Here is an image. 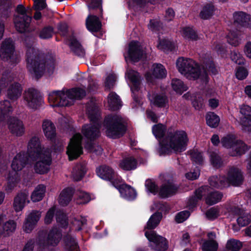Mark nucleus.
<instances>
[{"label": "nucleus", "mask_w": 251, "mask_h": 251, "mask_svg": "<svg viewBox=\"0 0 251 251\" xmlns=\"http://www.w3.org/2000/svg\"><path fill=\"white\" fill-rule=\"evenodd\" d=\"M26 66L28 71L36 79L47 72L52 73L54 69V59L50 56H45L34 47L28 48L26 54Z\"/></svg>", "instance_id": "obj_1"}, {"label": "nucleus", "mask_w": 251, "mask_h": 251, "mask_svg": "<svg viewBox=\"0 0 251 251\" xmlns=\"http://www.w3.org/2000/svg\"><path fill=\"white\" fill-rule=\"evenodd\" d=\"M176 67L179 72L189 79L201 78L207 81L208 73L216 75L217 70L212 61L205 64L202 67V71L198 65L192 59L179 57L176 61Z\"/></svg>", "instance_id": "obj_2"}, {"label": "nucleus", "mask_w": 251, "mask_h": 251, "mask_svg": "<svg viewBox=\"0 0 251 251\" xmlns=\"http://www.w3.org/2000/svg\"><path fill=\"white\" fill-rule=\"evenodd\" d=\"M28 159L36 161L34 166L36 173H47L51 164L50 151L49 149L42 148L38 137L34 136L29 140L27 145Z\"/></svg>", "instance_id": "obj_3"}, {"label": "nucleus", "mask_w": 251, "mask_h": 251, "mask_svg": "<svg viewBox=\"0 0 251 251\" xmlns=\"http://www.w3.org/2000/svg\"><path fill=\"white\" fill-rule=\"evenodd\" d=\"M86 91L81 88L53 91L49 94L48 100L53 107L67 106L73 104L75 100L80 99L86 95Z\"/></svg>", "instance_id": "obj_4"}, {"label": "nucleus", "mask_w": 251, "mask_h": 251, "mask_svg": "<svg viewBox=\"0 0 251 251\" xmlns=\"http://www.w3.org/2000/svg\"><path fill=\"white\" fill-rule=\"evenodd\" d=\"M188 139L186 133L183 130L169 132L160 144V151L169 153L172 151L182 152L185 150Z\"/></svg>", "instance_id": "obj_5"}, {"label": "nucleus", "mask_w": 251, "mask_h": 251, "mask_svg": "<svg viewBox=\"0 0 251 251\" xmlns=\"http://www.w3.org/2000/svg\"><path fill=\"white\" fill-rule=\"evenodd\" d=\"M86 112L91 123L84 125L82 132L90 140H95L100 135V122L99 120V109L95 100H92L86 106Z\"/></svg>", "instance_id": "obj_6"}, {"label": "nucleus", "mask_w": 251, "mask_h": 251, "mask_svg": "<svg viewBox=\"0 0 251 251\" xmlns=\"http://www.w3.org/2000/svg\"><path fill=\"white\" fill-rule=\"evenodd\" d=\"M104 126L107 136L117 138L123 136L126 130V123L120 115H108L104 120Z\"/></svg>", "instance_id": "obj_7"}, {"label": "nucleus", "mask_w": 251, "mask_h": 251, "mask_svg": "<svg viewBox=\"0 0 251 251\" xmlns=\"http://www.w3.org/2000/svg\"><path fill=\"white\" fill-rule=\"evenodd\" d=\"M14 76L10 72H4L0 78V85L3 88L9 85L7 90L8 97L11 100H15L18 99L21 96L22 88L19 83L12 81L14 80Z\"/></svg>", "instance_id": "obj_8"}, {"label": "nucleus", "mask_w": 251, "mask_h": 251, "mask_svg": "<svg viewBox=\"0 0 251 251\" xmlns=\"http://www.w3.org/2000/svg\"><path fill=\"white\" fill-rule=\"evenodd\" d=\"M223 147L230 150V155L234 156L241 155L245 153L249 148L247 145L240 140H236L233 135H227L221 140Z\"/></svg>", "instance_id": "obj_9"}, {"label": "nucleus", "mask_w": 251, "mask_h": 251, "mask_svg": "<svg viewBox=\"0 0 251 251\" xmlns=\"http://www.w3.org/2000/svg\"><path fill=\"white\" fill-rule=\"evenodd\" d=\"M62 237L60 231L57 227H53L50 229L48 234L47 238H43L40 235L36 240L39 246L38 251L42 248H45L50 246L54 247L58 245Z\"/></svg>", "instance_id": "obj_10"}, {"label": "nucleus", "mask_w": 251, "mask_h": 251, "mask_svg": "<svg viewBox=\"0 0 251 251\" xmlns=\"http://www.w3.org/2000/svg\"><path fill=\"white\" fill-rule=\"evenodd\" d=\"M145 54V48L142 44L139 42L133 41L129 43L127 52L124 54V56L126 62L128 60L137 62Z\"/></svg>", "instance_id": "obj_11"}, {"label": "nucleus", "mask_w": 251, "mask_h": 251, "mask_svg": "<svg viewBox=\"0 0 251 251\" xmlns=\"http://www.w3.org/2000/svg\"><path fill=\"white\" fill-rule=\"evenodd\" d=\"M82 137L80 133H76L71 138L68 146L67 153L70 160L77 158L82 153L81 140Z\"/></svg>", "instance_id": "obj_12"}, {"label": "nucleus", "mask_w": 251, "mask_h": 251, "mask_svg": "<svg viewBox=\"0 0 251 251\" xmlns=\"http://www.w3.org/2000/svg\"><path fill=\"white\" fill-rule=\"evenodd\" d=\"M0 57L3 61L16 63L17 55L14 53V47L12 40L6 39L2 43L0 48Z\"/></svg>", "instance_id": "obj_13"}, {"label": "nucleus", "mask_w": 251, "mask_h": 251, "mask_svg": "<svg viewBox=\"0 0 251 251\" xmlns=\"http://www.w3.org/2000/svg\"><path fill=\"white\" fill-rule=\"evenodd\" d=\"M97 173L99 177L103 179L110 181L115 187H117L122 180L121 177L118 176L109 166H101L97 170Z\"/></svg>", "instance_id": "obj_14"}, {"label": "nucleus", "mask_w": 251, "mask_h": 251, "mask_svg": "<svg viewBox=\"0 0 251 251\" xmlns=\"http://www.w3.org/2000/svg\"><path fill=\"white\" fill-rule=\"evenodd\" d=\"M145 236L149 241L152 243L150 246L153 250L157 251H164L167 249L166 239L156 235L154 231H146Z\"/></svg>", "instance_id": "obj_15"}, {"label": "nucleus", "mask_w": 251, "mask_h": 251, "mask_svg": "<svg viewBox=\"0 0 251 251\" xmlns=\"http://www.w3.org/2000/svg\"><path fill=\"white\" fill-rule=\"evenodd\" d=\"M24 99L27 106L32 109L37 108L42 102V98L38 92L32 88L25 91Z\"/></svg>", "instance_id": "obj_16"}, {"label": "nucleus", "mask_w": 251, "mask_h": 251, "mask_svg": "<svg viewBox=\"0 0 251 251\" xmlns=\"http://www.w3.org/2000/svg\"><path fill=\"white\" fill-rule=\"evenodd\" d=\"M126 76L131 81L132 85L131 86V91L133 94V98L136 103L140 102L138 97H136V93L139 90L140 84V76L138 72L132 70H127L126 73Z\"/></svg>", "instance_id": "obj_17"}, {"label": "nucleus", "mask_w": 251, "mask_h": 251, "mask_svg": "<svg viewBox=\"0 0 251 251\" xmlns=\"http://www.w3.org/2000/svg\"><path fill=\"white\" fill-rule=\"evenodd\" d=\"M243 181V175L241 171L236 168H230L227 173V177H225V181L230 185L238 186Z\"/></svg>", "instance_id": "obj_18"}, {"label": "nucleus", "mask_w": 251, "mask_h": 251, "mask_svg": "<svg viewBox=\"0 0 251 251\" xmlns=\"http://www.w3.org/2000/svg\"><path fill=\"white\" fill-rule=\"evenodd\" d=\"M29 194L27 191H23L18 193L14 198L13 206L17 212L22 211L26 204L30 202L28 198Z\"/></svg>", "instance_id": "obj_19"}, {"label": "nucleus", "mask_w": 251, "mask_h": 251, "mask_svg": "<svg viewBox=\"0 0 251 251\" xmlns=\"http://www.w3.org/2000/svg\"><path fill=\"white\" fill-rule=\"evenodd\" d=\"M8 127L10 132L17 136H21L25 133L23 122L16 117L10 118L8 121Z\"/></svg>", "instance_id": "obj_20"}, {"label": "nucleus", "mask_w": 251, "mask_h": 251, "mask_svg": "<svg viewBox=\"0 0 251 251\" xmlns=\"http://www.w3.org/2000/svg\"><path fill=\"white\" fill-rule=\"evenodd\" d=\"M167 71L164 67L160 64L152 65L150 72L146 74V79L149 82H152L153 78H161L166 76Z\"/></svg>", "instance_id": "obj_21"}, {"label": "nucleus", "mask_w": 251, "mask_h": 251, "mask_svg": "<svg viewBox=\"0 0 251 251\" xmlns=\"http://www.w3.org/2000/svg\"><path fill=\"white\" fill-rule=\"evenodd\" d=\"M240 112L243 115L241 122L243 130L247 131H251V107L243 105L240 107Z\"/></svg>", "instance_id": "obj_22"}, {"label": "nucleus", "mask_w": 251, "mask_h": 251, "mask_svg": "<svg viewBox=\"0 0 251 251\" xmlns=\"http://www.w3.org/2000/svg\"><path fill=\"white\" fill-rule=\"evenodd\" d=\"M233 24L237 27L251 28V17L243 12H235L233 14Z\"/></svg>", "instance_id": "obj_23"}, {"label": "nucleus", "mask_w": 251, "mask_h": 251, "mask_svg": "<svg viewBox=\"0 0 251 251\" xmlns=\"http://www.w3.org/2000/svg\"><path fill=\"white\" fill-rule=\"evenodd\" d=\"M178 190V187L172 181H167L164 182L159 190V195L163 198H168L175 195Z\"/></svg>", "instance_id": "obj_24"}, {"label": "nucleus", "mask_w": 251, "mask_h": 251, "mask_svg": "<svg viewBox=\"0 0 251 251\" xmlns=\"http://www.w3.org/2000/svg\"><path fill=\"white\" fill-rule=\"evenodd\" d=\"M207 236L209 239L203 242L201 246L202 251H217L218 243L215 240L216 237L215 233L209 232L207 234Z\"/></svg>", "instance_id": "obj_25"}, {"label": "nucleus", "mask_w": 251, "mask_h": 251, "mask_svg": "<svg viewBox=\"0 0 251 251\" xmlns=\"http://www.w3.org/2000/svg\"><path fill=\"white\" fill-rule=\"evenodd\" d=\"M26 156L24 152L18 153L13 158L11 168L13 173H17L21 171L25 166L27 162Z\"/></svg>", "instance_id": "obj_26"}, {"label": "nucleus", "mask_w": 251, "mask_h": 251, "mask_svg": "<svg viewBox=\"0 0 251 251\" xmlns=\"http://www.w3.org/2000/svg\"><path fill=\"white\" fill-rule=\"evenodd\" d=\"M116 188L119 189L121 196L125 199L132 200L136 197V192L135 189L126 184H122V182Z\"/></svg>", "instance_id": "obj_27"}, {"label": "nucleus", "mask_w": 251, "mask_h": 251, "mask_svg": "<svg viewBox=\"0 0 251 251\" xmlns=\"http://www.w3.org/2000/svg\"><path fill=\"white\" fill-rule=\"evenodd\" d=\"M31 21V17L29 16H25L24 18H20V17H15L14 22L15 26L17 31L19 32H24L26 30L29 26Z\"/></svg>", "instance_id": "obj_28"}, {"label": "nucleus", "mask_w": 251, "mask_h": 251, "mask_svg": "<svg viewBox=\"0 0 251 251\" xmlns=\"http://www.w3.org/2000/svg\"><path fill=\"white\" fill-rule=\"evenodd\" d=\"M86 25L87 29L92 32H98L101 27V24L99 18L93 15H90L88 17Z\"/></svg>", "instance_id": "obj_29"}, {"label": "nucleus", "mask_w": 251, "mask_h": 251, "mask_svg": "<svg viewBox=\"0 0 251 251\" xmlns=\"http://www.w3.org/2000/svg\"><path fill=\"white\" fill-rule=\"evenodd\" d=\"M66 43L69 46L71 50L77 55L82 56L84 54V50L74 36H71L66 39Z\"/></svg>", "instance_id": "obj_30"}, {"label": "nucleus", "mask_w": 251, "mask_h": 251, "mask_svg": "<svg viewBox=\"0 0 251 251\" xmlns=\"http://www.w3.org/2000/svg\"><path fill=\"white\" fill-rule=\"evenodd\" d=\"M20 180L18 173H9L7 177V183L5 186V190L7 193L12 192Z\"/></svg>", "instance_id": "obj_31"}, {"label": "nucleus", "mask_w": 251, "mask_h": 251, "mask_svg": "<svg viewBox=\"0 0 251 251\" xmlns=\"http://www.w3.org/2000/svg\"><path fill=\"white\" fill-rule=\"evenodd\" d=\"M14 0H0V14L1 18L6 19L10 14V8L14 6Z\"/></svg>", "instance_id": "obj_32"}, {"label": "nucleus", "mask_w": 251, "mask_h": 251, "mask_svg": "<svg viewBox=\"0 0 251 251\" xmlns=\"http://www.w3.org/2000/svg\"><path fill=\"white\" fill-rule=\"evenodd\" d=\"M151 102L158 107H165L168 103V99L163 94H153L149 96Z\"/></svg>", "instance_id": "obj_33"}, {"label": "nucleus", "mask_w": 251, "mask_h": 251, "mask_svg": "<svg viewBox=\"0 0 251 251\" xmlns=\"http://www.w3.org/2000/svg\"><path fill=\"white\" fill-rule=\"evenodd\" d=\"M42 128L45 136L49 139H52L56 134L55 127L51 121L45 120L42 124Z\"/></svg>", "instance_id": "obj_34"}, {"label": "nucleus", "mask_w": 251, "mask_h": 251, "mask_svg": "<svg viewBox=\"0 0 251 251\" xmlns=\"http://www.w3.org/2000/svg\"><path fill=\"white\" fill-rule=\"evenodd\" d=\"M137 162L136 160L132 156L124 158L119 163L121 168L126 171H130L136 168Z\"/></svg>", "instance_id": "obj_35"}, {"label": "nucleus", "mask_w": 251, "mask_h": 251, "mask_svg": "<svg viewBox=\"0 0 251 251\" xmlns=\"http://www.w3.org/2000/svg\"><path fill=\"white\" fill-rule=\"evenodd\" d=\"M13 110V107L9 101L5 100L0 102V122L3 121Z\"/></svg>", "instance_id": "obj_36"}, {"label": "nucleus", "mask_w": 251, "mask_h": 251, "mask_svg": "<svg viewBox=\"0 0 251 251\" xmlns=\"http://www.w3.org/2000/svg\"><path fill=\"white\" fill-rule=\"evenodd\" d=\"M73 193V189L71 188L64 189L60 194L59 203L62 206L67 205L71 201Z\"/></svg>", "instance_id": "obj_37"}, {"label": "nucleus", "mask_w": 251, "mask_h": 251, "mask_svg": "<svg viewBox=\"0 0 251 251\" xmlns=\"http://www.w3.org/2000/svg\"><path fill=\"white\" fill-rule=\"evenodd\" d=\"M86 172V165L85 163H79L76 164L72 172L73 178L75 181L80 180L84 176Z\"/></svg>", "instance_id": "obj_38"}, {"label": "nucleus", "mask_w": 251, "mask_h": 251, "mask_svg": "<svg viewBox=\"0 0 251 251\" xmlns=\"http://www.w3.org/2000/svg\"><path fill=\"white\" fill-rule=\"evenodd\" d=\"M180 32L181 36L185 39L196 41L199 39L196 31L192 27H183L181 28Z\"/></svg>", "instance_id": "obj_39"}, {"label": "nucleus", "mask_w": 251, "mask_h": 251, "mask_svg": "<svg viewBox=\"0 0 251 251\" xmlns=\"http://www.w3.org/2000/svg\"><path fill=\"white\" fill-rule=\"evenodd\" d=\"M46 192V187L44 185H38L31 194L30 198L33 202H37L42 200Z\"/></svg>", "instance_id": "obj_40"}, {"label": "nucleus", "mask_w": 251, "mask_h": 251, "mask_svg": "<svg viewBox=\"0 0 251 251\" xmlns=\"http://www.w3.org/2000/svg\"><path fill=\"white\" fill-rule=\"evenodd\" d=\"M108 103L112 110L119 109L121 106V101L119 96L114 92H111L108 96Z\"/></svg>", "instance_id": "obj_41"}, {"label": "nucleus", "mask_w": 251, "mask_h": 251, "mask_svg": "<svg viewBox=\"0 0 251 251\" xmlns=\"http://www.w3.org/2000/svg\"><path fill=\"white\" fill-rule=\"evenodd\" d=\"M210 185L215 188H221L228 186V183L225 181V176H213L209 179Z\"/></svg>", "instance_id": "obj_42"}, {"label": "nucleus", "mask_w": 251, "mask_h": 251, "mask_svg": "<svg viewBox=\"0 0 251 251\" xmlns=\"http://www.w3.org/2000/svg\"><path fill=\"white\" fill-rule=\"evenodd\" d=\"M157 47L159 50H163L164 52H168L175 49V44L173 42L168 39H163L159 40Z\"/></svg>", "instance_id": "obj_43"}, {"label": "nucleus", "mask_w": 251, "mask_h": 251, "mask_svg": "<svg viewBox=\"0 0 251 251\" xmlns=\"http://www.w3.org/2000/svg\"><path fill=\"white\" fill-rule=\"evenodd\" d=\"M65 249L67 251H78L79 247L75 239L70 235H67L64 239Z\"/></svg>", "instance_id": "obj_44"}, {"label": "nucleus", "mask_w": 251, "mask_h": 251, "mask_svg": "<svg viewBox=\"0 0 251 251\" xmlns=\"http://www.w3.org/2000/svg\"><path fill=\"white\" fill-rule=\"evenodd\" d=\"M172 87L176 93L181 95L187 90V87L180 79L174 78L172 81Z\"/></svg>", "instance_id": "obj_45"}, {"label": "nucleus", "mask_w": 251, "mask_h": 251, "mask_svg": "<svg viewBox=\"0 0 251 251\" xmlns=\"http://www.w3.org/2000/svg\"><path fill=\"white\" fill-rule=\"evenodd\" d=\"M162 219V214L160 213H156L153 214L149 220L146 228L151 229L155 228L159 224Z\"/></svg>", "instance_id": "obj_46"}, {"label": "nucleus", "mask_w": 251, "mask_h": 251, "mask_svg": "<svg viewBox=\"0 0 251 251\" xmlns=\"http://www.w3.org/2000/svg\"><path fill=\"white\" fill-rule=\"evenodd\" d=\"M16 228V223L13 220H8L2 225V230L0 231L6 235H9L15 231Z\"/></svg>", "instance_id": "obj_47"}, {"label": "nucleus", "mask_w": 251, "mask_h": 251, "mask_svg": "<svg viewBox=\"0 0 251 251\" xmlns=\"http://www.w3.org/2000/svg\"><path fill=\"white\" fill-rule=\"evenodd\" d=\"M223 195L219 192L210 193L205 198L206 203L209 205L214 204L220 201Z\"/></svg>", "instance_id": "obj_48"}, {"label": "nucleus", "mask_w": 251, "mask_h": 251, "mask_svg": "<svg viewBox=\"0 0 251 251\" xmlns=\"http://www.w3.org/2000/svg\"><path fill=\"white\" fill-rule=\"evenodd\" d=\"M206 123L211 127H217L220 122L219 117L213 112H209L206 116Z\"/></svg>", "instance_id": "obj_49"}, {"label": "nucleus", "mask_w": 251, "mask_h": 251, "mask_svg": "<svg viewBox=\"0 0 251 251\" xmlns=\"http://www.w3.org/2000/svg\"><path fill=\"white\" fill-rule=\"evenodd\" d=\"M228 43L233 46H237L241 42L240 35L237 31H231L227 36Z\"/></svg>", "instance_id": "obj_50"}, {"label": "nucleus", "mask_w": 251, "mask_h": 251, "mask_svg": "<svg viewBox=\"0 0 251 251\" xmlns=\"http://www.w3.org/2000/svg\"><path fill=\"white\" fill-rule=\"evenodd\" d=\"M242 246L243 244L241 242L234 239L228 240L226 244V249L232 251H238Z\"/></svg>", "instance_id": "obj_51"}, {"label": "nucleus", "mask_w": 251, "mask_h": 251, "mask_svg": "<svg viewBox=\"0 0 251 251\" xmlns=\"http://www.w3.org/2000/svg\"><path fill=\"white\" fill-rule=\"evenodd\" d=\"M214 11V7L212 5L207 4L203 7L200 16L202 19H207L213 15Z\"/></svg>", "instance_id": "obj_52"}, {"label": "nucleus", "mask_w": 251, "mask_h": 251, "mask_svg": "<svg viewBox=\"0 0 251 251\" xmlns=\"http://www.w3.org/2000/svg\"><path fill=\"white\" fill-rule=\"evenodd\" d=\"M86 224V220L84 218L74 219L72 221L70 228L73 231H79Z\"/></svg>", "instance_id": "obj_53"}, {"label": "nucleus", "mask_w": 251, "mask_h": 251, "mask_svg": "<svg viewBox=\"0 0 251 251\" xmlns=\"http://www.w3.org/2000/svg\"><path fill=\"white\" fill-rule=\"evenodd\" d=\"M77 203L78 204H86L89 202L92 198L91 196L82 191H79L77 192Z\"/></svg>", "instance_id": "obj_54"}, {"label": "nucleus", "mask_w": 251, "mask_h": 251, "mask_svg": "<svg viewBox=\"0 0 251 251\" xmlns=\"http://www.w3.org/2000/svg\"><path fill=\"white\" fill-rule=\"evenodd\" d=\"M152 132L156 138L160 139L164 135L166 127L162 124H158L152 127Z\"/></svg>", "instance_id": "obj_55"}, {"label": "nucleus", "mask_w": 251, "mask_h": 251, "mask_svg": "<svg viewBox=\"0 0 251 251\" xmlns=\"http://www.w3.org/2000/svg\"><path fill=\"white\" fill-rule=\"evenodd\" d=\"M220 209L217 207H213L208 210L206 213V217L210 220H213L220 216Z\"/></svg>", "instance_id": "obj_56"}, {"label": "nucleus", "mask_w": 251, "mask_h": 251, "mask_svg": "<svg viewBox=\"0 0 251 251\" xmlns=\"http://www.w3.org/2000/svg\"><path fill=\"white\" fill-rule=\"evenodd\" d=\"M84 147L88 151L95 152L97 154H100L102 151V149L100 146L92 143H87Z\"/></svg>", "instance_id": "obj_57"}, {"label": "nucleus", "mask_w": 251, "mask_h": 251, "mask_svg": "<svg viewBox=\"0 0 251 251\" xmlns=\"http://www.w3.org/2000/svg\"><path fill=\"white\" fill-rule=\"evenodd\" d=\"M210 157L211 162L213 167L215 168H219L221 166V159L217 153L214 152L211 153Z\"/></svg>", "instance_id": "obj_58"}, {"label": "nucleus", "mask_w": 251, "mask_h": 251, "mask_svg": "<svg viewBox=\"0 0 251 251\" xmlns=\"http://www.w3.org/2000/svg\"><path fill=\"white\" fill-rule=\"evenodd\" d=\"M116 80V76L114 74H110L108 75L104 82L105 87L107 89H111L115 85Z\"/></svg>", "instance_id": "obj_59"}, {"label": "nucleus", "mask_w": 251, "mask_h": 251, "mask_svg": "<svg viewBox=\"0 0 251 251\" xmlns=\"http://www.w3.org/2000/svg\"><path fill=\"white\" fill-rule=\"evenodd\" d=\"M41 217V212L39 211L33 210L27 216V219L35 225L37 223Z\"/></svg>", "instance_id": "obj_60"}, {"label": "nucleus", "mask_w": 251, "mask_h": 251, "mask_svg": "<svg viewBox=\"0 0 251 251\" xmlns=\"http://www.w3.org/2000/svg\"><path fill=\"white\" fill-rule=\"evenodd\" d=\"M190 216V212L188 211H183L176 214L175 220L177 223H181L185 221Z\"/></svg>", "instance_id": "obj_61"}, {"label": "nucleus", "mask_w": 251, "mask_h": 251, "mask_svg": "<svg viewBox=\"0 0 251 251\" xmlns=\"http://www.w3.org/2000/svg\"><path fill=\"white\" fill-rule=\"evenodd\" d=\"M191 159L193 161L198 164H201L203 160L201 153L197 151H194L191 153Z\"/></svg>", "instance_id": "obj_62"}, {"label": "nucleus", "mask_w": 251, "mask_h": 251, "mask_svg": "<svg viewBox=\"0 0 251 251\" xmlns=\"http://www.w3.org/2000/svg\"><path fill=\"white\" fill-rule=\"evenodd\" d=\"M146 187L148 191L154 194L159 193L158 187L155 183L151 180H147L146 181Z\"/></svg>", "instance_id": "obj_63"}, {"label": "nucleus", "mask_w": 251, "mask_h": 251, "mask_svg": "<svg viewBox=\"0 0 251 251\" xmlns=\"http://www.w3.org/2000/svg\"><path fill=\"white\" fill-rule=\"evenodd\" d=\"M56 221L58 224L62 227H65L68 224L66 216L62 212H59L56 214Z\"/></svg>", "instance_id": "obj_64"}]
</instances>
